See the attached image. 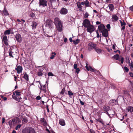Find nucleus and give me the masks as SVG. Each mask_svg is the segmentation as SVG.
<instances>
[{
	"label": "nucleus",
	"instance_id": "1",
	"mask_svg": "<svg viewBox=\"0 0 133 133\" xmlns=\"http://www.w3.org/2000/svg\"><path fill=\"white\" fill-rule=\"evenodd\" d=\"M54 23L55 24L57 30L59 32L62 30V25L61 20L58 18H56L54 20Z\"/></svg>",
	"mask_w": 133,
	"mask_h": 133
},
{
	"label": "nucleus",
	"instance_id": "2",
	"mask_svg": "<svg viewBox=\"0 0 133 133\" xmlns=\"http://www.w3.org/2000/svg\"><path fill=\"white\" fill-rule=\"evenodd\" d=\"M22 133H36L33 128L31 127L26 128L23 129Z\"/></svg>",
	"mask_w": 133,
	"mask_h": 133
},
{
	"label": "nucleus",
	"instance_id": "3",
	"mask_svg": "<svg viewBox=\"0 0 133 133\" xmlns=\"http://www.w3.org/2000/svg\"><path fill=\"white\" fill-rule=\"evenodd\" d=\"M53 24L51 20L48 19L46 21L45 25L49 28L51 29L52 27Z\"/></svg>",
	"mask_w": 133,
	"mask_h": 133
},
{
	"label": "nucleus",
	"instance_id": "4",
	"mask_svg": "<svg viewBox=\"0 0 133 133\" xmlns=\"http://www.w3.org/2000/svg\"><path fill=\"white\" fill-rule=\"evenodd\" d=\"M39 6H42L44 7L48 5L46 0H39Z\"/></svg>",
	"mask_w": 133,
	"mask_h": 133
},
{
	"label": "nucleus",
	"instance_id": "5",
	"mask_svg": "<svg viewBox=\"0 0 133 133\" xmlns=\"http://www.w3.org/2000/svg\"><path fill=\"white\" fill-rule=\"evenodd\" d=\"M96 46V45L95 44L92 43H90L88 44V49L89 51H91L93 49H95Z\"/></svg>",
	"mask_w": 133,
	"mask_h": 133
},
{
	"label": "nucleus",
	"instance_id": "6",
	"mask_svg": "<svg viewBox=\"0 0 133 133\" xmlns=\"http://www.w3.org/2000/svg\"><path fill=\"white\" fill-rule=\"evenodd\" d=\"M83 24L86 28L91 25L90 21L87 19L84 20L83 22Z\"/></svg>",
	"mask_w": 133,
	"mask_h": 133
},
{
	"label": "nucleus",
	"instance_id": "7",
	"mask_svg": "<svg viewBox=\"0 0 133 133\" xmlns=\"http://www.w3.org/2000/svg\"><path fill=\"white\" fill-rule=\"evenodd\" d=\"M86 28H87V30L88 32L90 33L92 32L95 30L94 26L91 24Z\"/></svg>",
	"mask_w": 133,
	"mask_h": 133
},
{
	"label": "nucleus",
	"instance_id": "8",
	"mask_svg": "<svg viewBox=\"0 0 133 133\" xmlns=\"http://www.w3.org/2000/svg\"><path fill=\"white\" fill-rule=\"evenodd\" d=\"M12 97L13 98L18 102L20 101V100L21 99V98L20 96L16 95L14 92L13 93Z\"/></svg>",
	"mask_w": 133,
	"mask_h": 133
},
{
	"label": "nucleus",
	"instance_id": "9",
	"mask_svg": "<svg viewBox=\"0 0 133 133\" xmlns=\"http://www.w3.org/2000/svg\"><path fill=\"white\" fill-rule=\"evenodd\" d=\"M106 114L110 117H112L115 114V111L113 110H110L108 112H107Z\"/></svg>",
	"mask_w": 133,
	"mask_h": 133
},
{
	"label": "nucleus",
	"instance_id": "10",
	"mask_svg": "<svg viewBox=\"0 0 133 133\" xmlns=\"http://www.w3.org/2000/svg\"><path fill=\"white\" fill-rule=\"evenodd\" d=\"M59 12L61 14L65 15L67 13L68 10L66 8H63L61 9Z\"/></svg>",
	"mask_w": 133,
	"mask_h": 133
},
{
	"label": "nucleus",
	"instance_id": "11",
	"mask_svg": "<svg viewBox=\"0 0 133 133\" xmlns=\"http://www.w3.org/2000/svg\"><path fill=\"white\" fill-rule=\"evenodd\" d=\"M3 38L2 40L4 44L6 45H7L8 44V41L7 39V36L5 35H3Z\"/></svg>",
	"mask_w": 133,
	"mask_h": 133
},
{
	"label": "nucleus",
	"instance_id": "12",
	"mask_svg": "<svg viewBox=\"0 0 133 133\" xmlns=\"http://www.w3.org/2000/svg\"><path fill=\"white\" fill-rule=\"evenodd\" d=\"M15 37L16 40L19 42H21L22 41V38L21 36L19 34H16L15 36Z\"/></svg>",
	"mask_w": 133,
	"mask_h": 133
},
{
	"label": "nucleus",
	"instance_id": "13",
	"mask_svg": "<svg viewBox=\"0 0 133 133\" xmlns=\"http://www.w3.org/2000/svg\"><path fill=\"white\" fill-rule=\"evenodd\" d=\"M99 31V32H102L106 29L105 26L102 24H101L98 26Z\"/></svg>",
	"mask_w": 133,
	"mask_h": 133
},
{
	"label": "nucleus",
	"instance_id": "14",
	"mask_svg": "<svg viewBox=\"0 0 133 133\" xmlns=\"http://www.w3.org/2000/svg\"><path fill=\"white\" fill-rule=\"evenodd\" d=\"M22 70L23 68L20 65L18 66L16 68V70L17 73L18 74H19L22 72Z\"/></svg>",
	"mask_w": 133,
	"mask_h": 133
},
{
	"label": "nucleus",
	"instance_id": "15",
	"mask_svg": "<svg viewBox=\"0 0 133 133\" xmlns=\"http://www.w3.org/2000/svg\"><path fill=\"white\" fill-rule=\"evenodd\" d=\"M16 119L14 118L9 121L8 122L9 124L10 127H12V125H13L14 122H15Z\"/></svg>",
	"mask_w": 133,
	"mask_h": 133
},
{
	"label": "nucleus",
	"instance_id": "16",
	"mask_svg": "<svg viewBox=\"0 0 133 133\" xmlns=\"http://www.w3.org/2000/svg\"><path fill=\"white\" fill-rule=\"evenodd\" d=\"M101 33H102L103 36L105 37L108 36V32L107 29H105Z\"/></svg>",
	"mask_w": 133,
	"mask_h": 133
},
{
	"label": "nucleus",
	"instance_id": "17",
	"mask_svg": "<svg viewBox=\"0 0 133 133\" xmlns=\"http://www.w3.org/2000/svg\"><path fill=\"white\" fill-rule=\"evenodd\" d=\"M59 124L62 126H64L65 125V123L64 119H61L59 120Z\"/></svg>",
	"mask_w": 133,
	"mask_h": 133
},
{
	"label": "nucleus",
	"instance_id": "18",
	"mask_svg": "<svg viewBox=\"0 0 133 133\" xmlns=\"http://www.w3.org/2000/svg\"><path fill=\"white\" fill-rule=\"evenodd\" d=\"M15 50H12L9 51V55L12 58L14 57V55H15V54L14 52Z\"/></svg>",
	"mask_w": 133,
	"mask_h": 133
},
{
	"label": "nucleus",
	"instance_id": "19",
	"mask_svg": "<svg viewBox=\"0 0 133 133\" xmlns=\"http://www.w3.org/2000/svg\"><path fill=\"white\" fill-rule=\"evenodd\" d=\"M126 110L128 112L132 113L133 112V107L131 106H128Z\"/></svg>",
	"mask_w": 133,
	"mask_h": 133
},
{
	"label": "nucleus",
	"instance_id": "20",
	"mask_svg": "<svg viewBox=\"0 0 133 133\" xmlns=\"http://www.w3.org/2000/svg\"><path fill=\"white\" fill-rule=\"evenodd\" d=\"M112 18L113 19V21L115 22L118 19V17L115 15H113L112 16Z\"/></svg>",
	"mask_w": 133,
	"mask_h": 133
},
{
	"label": "nucleus",
	"instance_id": "21",
	"mask_svg": "<svg viewBox=\"0 0 133 133\" xmlns=\"http://www.w3.org/2000/svg\"><path fill=\"white\" fill-rule=\"evenodd\" d=\"M39 84L41 86V90L42 91H43V92L44 93H45L46 92V87L45 85H44L43 86V87H42L41 85V83H39Z\"/></svg>",
	"mask_w": 133,
	"mask_h": 133
},
{
	"label": "nucleus",
	"instance_id": "22",
	"mask_svg": "<svg viewBox=\"0 0 133 133\" xmlns=\"http://www.w3.org/2000/svg\"><path fill=\"white\" fill-rule=\"evenodd\" d=\"M108 6L110 11H112L114 10V7L112 4H109L108 5Z\"/></svg>",
	"mask_w": 133,
	"mask_h": 133
},
{
	"label": "nucleus",
	"instance_id": "23",
	"mask_svg": "<svg viewBox=\"0 0 133 133\" xmlns=\"http://www.w3.org/2000/svg\"><path fill=\"white\" fill-rule=\"evenodd\" d=\"M23 78H24L27 81H29V76L26 74V73H24V75L23 76Z\"/></svg>",
	"mask_w": 133,
	"mask_h": 133
},
{
	"label": "nucleus",
	"instance_id": "24",
	"mask_svg": "<svg viewBox=\"0 0 133 133\" xmlns=\"http://www.w3.org/2000/svg\"><path fill=\"white\" fill-rule=\"evenodd\" d=\"M11 32V29H9L8 30H6L4 32V34L5 35H9L10 34Z\"/></svg>",
	"mask_w": 133,
	"mask_h": 133
},
{
	"label": "nucleus",
	"instance_id": "25",
	"mask_svg": "<svg viewBox=\"0 0 133 133\" xmlns=\"http://www.w3.org/2000/svg\"><path fill=\"white\" fill-rule=\"evenodd\" d=\"M95 51L98 54H100L102 51L101 49L98 48H95Z\"/></svg>",
	"mask_w": 133,
	"mask_h": 133
},
{
	"label": "nucleus",
	"instance_id": "26",
	"mask_svg": "<svg viewBox=\"0 0 133 133\" xmlns=\"http://www.w3.org/2000/svg\"><path fill=\"white\" fill-rule=\"evenodd\" d=\"M103 108L104 110L107 112L110 110V107L108 106H105L103 107Z\"/></svg>",
	"mask_w": 133,
	"mask_h": 133
},
{
	"label": "nucleus",
	"instance_id": "27",
	"mask_svg": "<svg viewBox=\"0 0 133 133\" xmlns=\"http://www.w3.org/2000/svg\"><path fill=\"white\" fill-rule=\"evenodd\" d=\"M111 101V102L112 103V105H115L116 104L117 102V101L114 99H112Z\"/></svg>",
	"mask_w": 133,
	"mask_h": 133
},
{
	"label": "nucleus",
	"instance_id": "28",
	"mask_svg": "<svg viewBox=\"0 0 133 133\" xmlns=\"http://www.w3.org/2000/svg\"><path fill=\"white\" fill-rule=\"evenodd\" d=\"M41 122L43 124V125H45L46 124V121L43 118H41Z\"/></svg>",
	"mask_w": 133,
	"mask_h": 133
},
{
	"label": "nucleus",
	"instance_id": "29",
	"mask_svg": "<svg viewBox=\"0 0 133 133\" xmlns=\"http://www.w3.org/2000/svg\"><path fill=\"white\" fill-rule=\"evenodd\" d=\"M3 11V14L7 16L9 15V13L5 8H4Z\"/></svg>",
	"mask_w": 133,
	"mask_h": 133
},
{
	"label": "nucleus",
	"instance_id": "30",
	"mask_svg": "<svg viewBox=\"0 0 133 133\" xmlns=\"http://www.w3.org/2000/svg\"><path fill=\"white\" fill-rule=\"evenodd\" d=\"M37 23L35 22H32V26L33 28L35 29L36 28V27L37 25Z\"/></svg>",
	"mask_w": 133,
	"mask_h": 133
},
{
	"label": "nucleus",
	"instance_id": "31",
	"mask_svg": "<svg viewBox=\"0 0 133 133\" xmlns=\"http://www.w3.org/2000/svg\"><path fill=\"white\" fill-rule=\"evenodd\" d=\"M85 5L87 7H88L89 6V3L87 0H86L84 1Z\"/></svg>",
	"mask_w": 133,
	"mask_h": 133
},
{
	"label": "nucleus",
	"instance_id": "32",
	"mask_svg": "<svg viewBox=\"0 0 133 133\" xmlns=\"http://www.w3.org/2000/svg\"><path fill=\"white\" fill-rule=\"evenodd\" d=\"M119 55L118 54H116L114 55L113 56V58L115 59H116L117 60L119 58Z\"/></svg>",
	"mask_w": 133,
	"mask_h": 133
},
{
	"label": "nucleus",
	"instance_id": "33",
	"mask_svg": "<svg viewBox=\"0 0 133 133\" xmlns=\"http://www.w3.org/2000/svg\"><path fill=\"white\" fill-rule=\"evenodd\" d=\"M119 61L121 62V63L122 64H123V62L124 58L122 57H119L118 59Z\"/></svg>",
	"mask_w": 133,
	"mask_h": 133
},
{
	"label": "nucleus",
	"instance_id": "34",
	"mask_svg": "<svg viewBox=\"0 0 133 133\" xmlns=\"http://www.w3.org/2000/svg\"><path fill=\"white\" fill-rule=\"evenodd\" d=\"M79 40L77 39L76 40L74 41L73 40L72 41L73 42L74 44H78L79 42Z\"/></svg>",
	"mask_w": 133,
	"mask_h": 133
},
{
	"label": "nucleus",
	"instance_id": "35",
	"mask_svg": "<svg viewBox=\"0 0 133 133\" xmlns=\"http://www.w3.org/2000/svg\"><path fill=\"white\" fill-rule=\"evenodd\" d=\"M52 54L53 55H52L50 57V58L51 59H53L54 58V56L56 55V54L55 52H52Z\"/></svg>",
	"mask_w": 133,
	"mask_h": 133
},
{
	"label": "nucleus",
	"instance_id": "36",
	"mask_svg": "<svg viewBox=\"0 0 133 133\" xmlns=\"http://www.w3.org/2000/svg\"><path fill=\"white\" fill-rule=\"evenodd\" d=\"M77 5L78 7L79 8H81L82 6L81 5V3L80 2H77Z\"/></svg>",
	"mask_w": 133,
	"mask_h": 133
},
{
	"label": "nucleus",
	"instance_id": "37",
	"mask_svg": "<svg viewBox=\"0 0 133 133\" xmlns=\"http://www.w3.org/2000/svg\"><path fill=\"white\" fill-rule=\"evenodd\" d=\"M120 22L121 24V26H125V22H124V21L122 22V21L120 20Z\"/></svg>",
	"mask_w": 133,
	"mask_h": 133
},
{
	"label": "nucleus",
	"instance_id": "38",
	"mask_svg": "<svg viewBox=\"0 0 133 133\" xmlns=\"http://www.w3.org/2000/svg\"><path fill=\"white\" fill-rule=\"evenodd\" d=\"M21 126V124H19L17 125L15 128V129L16 130H17L18 129L20 128Z\"/></svg>",
	"mask_w": 133,
	"mask_h": 133
},
{
	"label": "nucleus",
	"instance_id": "39",
	"mask_svg": "<svg viewBox=\"0 0 133 133\" xmlns=\"http://www.w3.org/2000/svg\"><path fill=\"white\" fill-rule=\"evenodd\" d=\"M15 94H16V95L20 96L21 94V92H18L17 91H15Z\"/></svg>",
	"mask_w": 133,
	"mask_h": 133
},
{
	"label": "nucleus",
	"instance_id": "40",
	"mask_svg": "<svg viewBox=\"0 0 133 133\" xmlns=\"http://www.w3.org/2000/svg\"><path fill=\"white\" fill-rule=\"evenodd\" d=\"M65 91V90L64 88L62 89V90L61 92H60V94L62 95H63Z\"/></svg>",
	"mask_w": 133,
	"mask_h": 133
},
{
	"label": "nucleus",
	"instance_id": "41",
	"mask_svg": "<svg viewBox=\"0 0 133 133\" xmlns=\"http://www.w3.org/2000/svg\"><path fill=\"white\" fill-rule=\"evenodd\" d=\"M89 15V14L87 12H86L84 15V17L85 18H87Z\"/></svg>",
	"mask_w": 133,
	"mask_h": 133
},
{
	"label": "nucleus",
	"instance_id": "42",
	"mask_svg": "<svg viewBox=\"0 0 133 133\" xmlns=\"http://www.w3.org/2000/svg\"><path fill=\"white\" fill-rule=\"evenodd\" d=\"M128 60H129V65L130 66V67L133 68V62H131V63H130V61H129V59H128Z\"/></svg>",
	"mask_w": 133,
	"mask_h": 133
},
{
	"label": "nucleus",
	"instance_id": "43",
	"mask_svg": "<svg viewBox=\"0 0 133 133\" xmlns=\"http://www.w3.org/2000/svg\"><path fill=\"white\" fill-rule=\"evenodd\" d=\"M68 94L70 96H71L73 95V93L70 91H68Z\"/></svg>",
	"mask_w": 133,
	"mask_h": 133
},
{
	"label": "nucleus",
	"instance_id": "44",
	"mask_svg": "<svg viewBox=\"0 0 133 133\" xmlns=\"http://www.w3.org/2000/svg\"><path fill=\"white\" fill-rule=\"evenodd\" d=\"M30 16L32 17H34L35 16V15L33 13H31L30 14Z\"/></svg>",
	"mask_w": 133,
	"mask_h": 133
},
{
	"label": "nucleus",
	"instance_id": "45",
	"mask_svg": "<svg viewBox=\"0 0 133 133\" xmlns=\"http://www.w3.org/2000/svg\"><path fill=\"white\" fill-rule=\"evenodd\" d=\"M37 75L38 76H42L43 73L41 72H38V73Z\"/></svg>",
	"mask_w": 133,
	"mask_h": 133
},
{
	"label": "nucleus",
	"instance_id": "46",
	"mask_svg": "<svg viewBox=\"0 0 133 133\" xmlns=\"http://www.w3.org/2000/svg\"><path fill=\"white\" fill-rule=\"evenodd\" d=\"M109 126H110V124L109 123L108 124H107V125H106V127L105 128L106 129H108V127ZM104 126H105V125H104V126H103V127H104V128H105V127Z\"/></svg>",
	"mask_w": 133,
	"mask_h": 133
},
{
	"label": "nucleus",
	"instance_id": "47",
	"mask_svg": "<svg viewBox=\"0 0 133 133\" xmlns=\"http://www.w3.org/2000/svg\"><path fill=\"white\" fill-rule=\"evenodd\" d=\"M124 69L126 72H128L129 71V69L126 66L124 67Z\"/></svg>",
	"mask_w": 133,
	"mask_h": 133
},
{
	"label": "nucleus",
	"instance_id": "48",
	"mask_svg": "<svg viewBox=\"0 0 133 133\" xmlns=\"http://www.w3.org/2000/svg\"><path fill=\"white\" fill-rule=\"evenodd\" d=\"M85 67H86V68L87 69L88 71H90V70H89L90 69V68H91V67L90 66H89V67H88L87 66H86Z\"/></svg>",
	"mask_w": 133,
	"mask_h": 133
},
{
	"label": "nucleus",
	"instance_id": "49",
	"mask_svg": "<svg viewBox=\"0 0 133 133\" xmlns=\"http://www.w3.org/2000/svg\"><path fill=\"white\" fill-rule=\"evenodd\" d=\"M48 75L49 76H53V74L51 72H49L48 73Z\"/></svg>",
	"mask_w": 133,
	"mask_h": 133
},
{
	"label": "nucleus",
	"instance_id": "50",
	"mask_svg": "<svg viewBox=\"0 0 133 133\" xmlns=\"http://www.w3.org/2000/svg\"><path fill=\"white\" fill-rule=\"evenodd\" d=\"M77 65L76 64H75L74 65V68L75 69H77L78 68H77Z\"/></svg>",
	"mask_w": 133,
	"mask_h": 133
},
{
	"label": "nucleus",
	"instance_id": "51",
	"mask_svg": "<svg viewBox=\"0 0 133 133\" xmlns=\"http://www.w3.org/2000/svg\"><path fill=\"white\" fill-rule=\"evenodd\" d=\"M90 131L91 133H95V131L93 130L90 129Z\"/></svg>",
	"mask_w": 133,
	"mask_h": 133
},
{
	"label": "nucleus",
	"instance_id": "52",
	"mask_svg": "<svg viewBox=\"0 0 133 133\" xmlns=\"http://www.w3.org/2000/svg\"><path fill=\"white\" fill-rule=\"evenodd\" d=\"M130 10L132 11H133V5L130 7L129 8Z\"/></svg>",
	"mask_w": 133,
	"mask_h": 133
},
{
	"label": "nucleus",
	"instance_id": "53",
	"mask_svg": "<svg viewBox=\"0 0 133 133\" xmlns=\"http://www.w3.org/2000/svg\"><path fill=\"white\" fill-rule=\"evenodd\" d=\"M107 27L108 29H110V25L109 24H108L107 25Z\"/></svg>",
	"mask_w": 133,
	"mask_h": 133
},
{
	"label": "nucleus",
	"instance_id": "54",
	"mask_svg": "<svg viewBox=\"0 0 133 133\" xmlns=\"http://www.w3.org/2000/svg\"><path fill=\"white\" fill-rule=\"evenodd\" d=\"M80 103L81 105H83L84 104V102L82 101L80 99H79Z\"/></svg>",
	"mask_w": 133,
	"mask_h": 133
},
{
	"label": "nucleus",
	"instance_id": "55",
	"mask_svg": "<svg viewBox=\"0 0 133 133\" xmlns=\"http://www.w3.org/2000/svg\"><path fill=\"white\" fill-rule=\"evenodd\" d=\"M36 98L37 100H39L41 99V97L40 96H38L36 97Z\"/></svg>",
	"mask_w": 133,
	"mask_h": 133
},
{
	"label": "nucleus",
	"instance_id": "56",
	"mask_svg": "<svg viewBox=\"0 0 133 133\" xmlns=\"http://www.w3.org/2000/svg\"><path fill=\"white\" fill-rule=\"evenodd\" d=\"M2 124L5 121V119L4 118H3L2 119Z\"/></svg>",
	"mask_w": 133,
	"mask_h": 133
},
{
	"label": "nucleus",
	"instance_id": "57",
	"mask_svg": "<svg viewBox=\"0 0 133 133\" xmlns=\"http://www.w3.org/2000/svg\"><path fill=\"white\" fill-rule=\"evenodd\" d=\"M89 70H90V71L92 72L94 71V69H93L92 67L91 68H90V69Z\"/></svg>",
	"mask_w": 133,
	"mask_h": 133
},
{
	"label": "nucleus",
	"instance_id": "58",
	"mask_svg": "<svg viewBox=\"0 0 133 133\" xmlns=\"http://www.w3.org/2000/svg\"><path fill=\"white\" fill-rule=\"evenodd\" d=\"M76 72L77 74H78L79 72L80 71V70H79L78 68L76 69Z\"/></svg>",
	"mask_w": 133,
	"mask_h": 133
},
{
	"label": "nucleus",
	"instance_id": "59",
	"mask_svg": "<svg viewBox=\"0 0 133 133\" xmlns=\"http://www.w3.org/2000/svg\"><path fill=\"white\" fill-rule=\"evenodd\" d=\"M84 2H84H82L81 3V5H85V3Z\"/></svg>",
	"mask_w": 133,
	"mask_h": 133
},
{
	"label": "nucleus",
	"instance_id": "60",
	"mask_svg": "<svg viewBox=\"0 0 133 133\" xmlns=\"http://www.w3.org/2000/svg\"><path fill=\"white\" fill-rule=\"evenodd\" d=\"M67 38H65L64 39V42L65 43H66L67 42Z\"/></svg>",
	"mask_w": 133,
	"mask_h": 133
},
{
	"label": "nucleus",
	"instance_id": "61",
	"mask_svg": "<svg viewBox=\"0 0 133 133\" xmlns=\"http://www.w3.org/2000/svg\"><path fill=\"white\" fill-rule=\"evenodd\" d=\"M112 48L114 49H115V45L114 44L113 45Z\"/></svg>",
	"mask_w": 133,
	"mask_h": 133
},
{
	"label": "nucleus",
	"instance_id": "62",
	"mask_svg": "<svg viewBox=\"0 0 133 133\" xmlns=\"http://www.w3.org/2000/svg\"><path fill=\"white\" fill-rule=\"evenodd\" d=\"M3 99L4 100V101H6L7 100V98L6 97H4V98H3Z\"/></svg>",
	"mask_w": 133,
	"mask_h": 133
},
{
	"label": "nucleus",
	"instance_id": "63",
	"mask_svg": "<svg viewBox=\"0 0 133 133\" xmlns=\"http://www.w3.org/2000/svg\"><path fill=\"white\" fill-rule=\"evenodd\" d=\"M101 23V22H99L98 21H97L96 22V24H100Z\"/></svg>",
	"mask_w": 133,
	"mask_h": 133
},
{
	"label": "nucleus",
	"instance_id": "64",
	"mask_svg": "<svg viewBox=\"0 0 133 133\" xmlns=\"http://www.w3.org/2000/svg\"><path fill=\"white\" fill-rule=\"evenodd\" d=\"M46 130L49 133H51L50 131L48 129H46Z\"/></svg>",
	"mask_w": 133,
	"mask_h": 133
}]
</instances>
